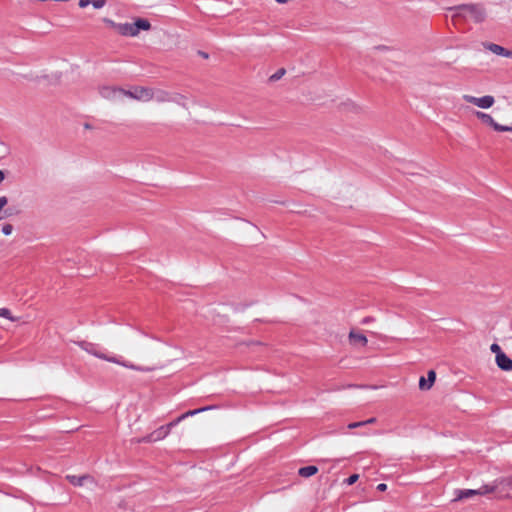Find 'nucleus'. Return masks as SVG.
<instances>
[{
	"label": "nucleus",
	"instance_id": "f257e3e1",
	"mask_svg": "<svg viewBox=\"0 0 512 512\" xmlns=\"http://www.w3.org/2000/svg\"><path fill=\"white\" fill-rule=\"evenodd\" d=\"M126 98L142 102L155 100L157 103L164 105L162 111L169 118L178 116L181 111H189V97L176 91L134 86L126 90Z\"/></svg>",
	"mask_w": 512,
	"mask_h": 512
},
{
	"label": "nucleus",
	"instance_id": "f03ea898",
	"mask_svg": "<svg viewBox=\"0 0 512 512\" xmlns=\"http://www.w3.org/2000/svg\"><path fill=\"white\" fill-rule=\"evenodd\" d=\"M209 409L208 407H204V408H200V409H195V410H190L184 414H182L181 416H179L177 419H175L174 421L166 424V425H162L160 427H158L157 429H155L154 431H152L150 434H148L147 436L141 438V439H138L137 442L138 443H152V442H157V441H160V440H163L165 439L172 427H174L175 425H177L179 422H181L183 419H185L186 417L188 416H193V415H196L202 411H205Z\"/></svg>",
	"mask_w": 512,
	"mask_h": 512
},
{
	"label": "nucleus",
	"instance_id": "7ed1b4c3",
	"mask_svg": "<svg viewBox=\"0 0 512 512\" xmlns=\"http://www.w3.org/2000/svg\"><path fill=\"white\" fill-rule=\"evenodd\" d=\"M107 23H109L118 34L128 37H136L141 30L148 31L151 28L150 22L144 18H138L133 23H115L111 20H107Z\"/></svg>",
	"mask_w": 512,
	"mask_h": 512
},
{
	"label": "nucleus",
	"instance_id": "20e7f679",
	"mask_svg": "<svg viewBox=\"0 0 512 512\" xmlns=\"http://www.w3.org/2000/svg\"><path fill=\"white\" fill-rule=\"evenodd\" d=\"M453 9L456 11V16L470 19L474 23H482L487 18V10L483 4H463Z\"/></svg>",
	"mask_w": 512,
	"mask_h": 512
},
{
	"label": "nucleus",
	"instance_id": "39448f33",
	"mask_svg": "<svg viewBox=\"0 0 512 512\" xmlns=\"http://www.w3.org/2000/svg\"><path fill=\"white\" fill-rule=\"evenodd\" d=\"M78 346L86 351L87 353L95 356L96 358H99V359H102V360H105L107 362H110V363H114V364H117V365H120L122 367H125V368H128V369H131V370H135V371H149L150 369L149 368H144V367H141V366H137V365H134L132 363H129V362H126V361H123L121 360L120 358L118 357H115V356H108L104 353H101L97 350L94 349L93 345L91 343H87V342H79L78 343Z\"/></svg>",
	"mask_w": 512,
	"mask_h": 512
},
{
	"label": "nucleus",
	"instance_id": "423d86ee",
	"mask_svg": "<svg viewBox=\"0 0 512 512\" xmlns=\"http://www.w3.org/2000/svg\"><path fill=\"white\" fill-rule=\"evenodd\" d=\"M98 93L101 98L113 104H119L124 98H126V90L117 86H100L98 88Z\"/></svg>",
	"mask_w": 512,
	"mask_h": 512
},
{
	"label": "nucleus",
	"instance_id": "0eeeda50",
	"mask_svg": "<svg viewBox=\"0 0 512 512\" xmlns=\"http://www.w3.org/2000/svg\"><path fill=\"white\" fill-rule=\"evenodd\" d=\"M496 490V485H483L479 487L478 489H465V490H456L455 494L456 497L453 499V501H461L463 499L473 497V496H483L490 493H493Z\"/></svg>",
	"mask_w": 512,
	"mask_h": 512
},
{
	"label": "nucleus",
	"instance_id": "6e6552de",
	"mask_svg": "<svg viewBox=\"0 0 512 512\" xmlns=\"http://www.w3.org/2000/svg\"><path fill=\"white\" fill-rule=\"evenodd\" d=\"M66 480L75 487H83L88 490H93L97 486L96 479L90 474L83 475H66Z\"/></svg>",
	"mask_w": 512,
	"mask_h": 512
},
{
	"label": "nucleus",
	"instance_id": "1a4fd4ad",
	"mask_svg": "<svg viewBox=\"0 0 512 512\" xmlns=\"http://www.w3.org/2000/svg\"><path fill=\"white\" fill-rule=\"evenodd\" d=\"M474 116L481 121L482 124L493 128L497 132H512V122L510 125H501L488 113L475 111Z\"/></svg>",
	"mask_w": 512,
	"mask_h": 512
},
{
	"label": "nucleus",
	"instance_id": "9d476101",
	"mask_svg": "<svg viewBox=\"0 0 512 512\" xmlns=\"http://www.w3.org/2000/svg\"><path fill=\"white\" fill-rule=\"evenodd\" d=\"M348 344L353 349L362 350L367 346L368 339L361 330L352 328L348 333Z\"/></svg>",
	"mask_w": 512,
	"mask_h": 512
},
{
	"label": "nucleus",
	"instance_id": "9b49d317",
	"mask_svg": "<svg viewBox=\"0 0 512 512\" xmlns=\"http://www.w3.org/2000/svg\"><path fill=\"white\" fill-rule=\"evenodd\" d=\"M462 99L466 103H470L475 105L476 107L480 109H489L491 108L495 103V98L492 95H484L481 97H475L469 94H464L462 96Z\"/></svg>",
	"mask_w": 512,
	"mask_h": 512
},
{
	"label": "nucleus",
	"instance_id": "f8f14e48",
	"mask_svg": "<svg viewBox=\"0 0 512 512\" xmlns=\"http://www.w3.org/2000/svg\"><path fill=\"white\" fill-rule=\"evenodd\" d=\"M483 47L495 55L512 59V50L506 49L501 45L485 42Z\"/></svg>",
	"mask_w": 512,
	"mask_h": 512
},
{
	"label": "nucleus",
	"instance_id": "ddd939ff",
	"mask_svg": "<svg viewBox=\"0 0 512 512\" xmlns=\"http://www.w3.org/2000/svg\"><path fill=\"white\" fill-rule=\"evenodd\" d=\"M436 380V373L434 370H430L427 373V379L421 377L419 379V389L422 391H428L432 388Z\"/></svg>",
	"mask_w": 512,
	"mask_h": 512
},
{
	"label": "nucleus",
	"instance_id": "4468645a",
	"mask_svg": "<svg viewBox=\"0 0 512 512\" xmlns=\"http://www.w3.org/2000/svg\"><path fill=\"white\" fill-rule=\"evenodd\" d=\"M495 362L499 369L503 371H512V359H510L505 353L499 357H495Z\"/></svg>",
	"mask_w": 512,
	"mask_h": 512
},
{
	"label": "nucleus",
	"instance_id": "2eb2a0df",
	"mask_svg": "<svg viewBox=\"0 0 512 512\" xmlns=\"http://www.w3.org/2000/svg\"><path fill=\"white\" fill-rule=\"evenodd\" d=\"M92 5L95 9H101L105 6L106 0H79V7L85 8Z\"/></svg>",
	"mask_w": 512,
	"mask_h": 512
},
{
	"label": "nucleus",
	"instance_id": "dca6fc26",
	"mask_svg": "<svg viewBox=\"0 0 512 512\" xmlns=\"http://www.w3.org/2000/svg\"><path fill=\"white\" fill-rule=\"evenodd\" d=\"M318 472V468L314 465L305 466L298 470V474L301 477L308 478L315 475Z\"/></svg>",
	"mask_w": 512,
	"mask_h": 512
},
{
	"label": "nucleus",
	"instance_id": "f3484780",
	"mask_svg": "<svg viewBox=\"0 0 512 512\" xmlns=\"http://www.w3.org/2000/svg\"><path fill=\"white\" fill-rule=\"evenodd\" d=\"M0 317H5V318L9 319L10 321L18 320V318L12 316L10 310H8L7 308L0 309Z\"/></svg>",
	"mask_w": 512,
	"mask_h": 512
},
{
	"label": "nucleus",
	"instance_id": "a211bd4d",
	"mask_svg": "<svg viewBox=\"0 0 512 512\" xmlns=\"http://www.w3.org/2000/svg\"><path fill=\"white\" fill-rule=\"evenodd\" d=\"M496 482H497V484H495L496 487L498 485H505V486H508V487H512V476H509V477H506V478H502V479H500V480H498Z\"/></svg>",
	"mask_w": 512,
	"mask_h": 512
},
{
	"label": "nucleus",
	"instance_id": "6ab92c4d",
	"mask_svg": "<svg viewBox=\"0 0 512 512\" xmlns=\"http://www.w3.org/2000/svg\"><path fill=\"white\" fill-rule=\"evenodd\" d=\"M490 350H491V352H493L495 354V357H499L500 355L504 354L501 347L496 343H493L490 346Z\"/></svg>",
	"mask_w": 512,
	"mask_h": 512
},
{
	"label": "nucleus",
	"instance_id": "aec40b11",
	"mask_svg": "<svg viewBox=\"0 0 512 512\" xmlns=\"http://www.w3.org/2000/svg\"><path fill=\"white\" fill-rule=\"evenodd\" d=\"M13 226L11 224H4L2 226V233L6 236H9L12 234Z\"/></svg>",
	"mask_w": 512,
	"mask_h": 512
},
{
	"label": "nucleus",
	"instance_id": "412c9836",
	"mask_svg": "<svg viewBox=\"0 0 512 512\" xmlns=\"http://www.w3.org/2000/svg\"><path fill=\"white\" fill-rule=\"evenodd\" d=\"M359 479V475L358 474H352L351 476H349L345 482L348 484V485H352L354 484L357 480Z\"/></svg>",
	"mask_w": 512,
	"mask_h": 512
},
{
	"label": "nucleus",
	"instance_id": "4be33fe9",
	"mask_svg": "<svg viewBox=\"0 0 512 512\" xmlns=\"http://www.w3.org/2000/svg\"><path fill=\"white\" fill-rule=\"evenodd\" d=\"M362 426H364V422L363 421H359V422L350 423L348 425V428L349 429H355V428H359V427H362Z\"/></svg>",
	"mask_w": 512,
	"mask_h": 512
},
{
	"label": "nucleus",
	"instance_id": "5701e85b",
	"mask_svg": "<svg viewBox=\"0 0 512 512\" xmlns=\"http://www.w3.org/2000/svg\"><path fill=\"white\" fill-rule=\"evenodd\" d=\"M284 73H285L284 69L279 70L277 73H275L274 75L271 76V80H278V79H280L283 76Z\"/></svg>",
	"mask_w": 512,
	"mask_h": 512
},
{
	"label": "nucleus",
	"instance_id": "b1692460",
	"mask_svg": "<svg viewBox=\"0 0 512 512\" xmlns=\"http://www.w3.org/2000/svg\"><path fill=\"white\" fill-rule=\"evenodd\" d=\"M7 203H8L7 197L6 196H1L0 197V212L7 205Z\"/></svg>",
	"mask_w": 512,
	"mask_h": 512
},
{
	"label": "nucleus",
	"instance_id": "393cba45",
	"mask_svg": "<svg viewBox=\"0 0 512 512\" xmlns=\"http://www.w3.org/2000/svg\"><path fill=\"white\" fill-rule=\"evenodd\" d=\"M377 489L379 491H385L387 489V485L385 483H380L378 486H377Z\"/></svg>",
	"mask_w": 512,
	"mask_h": 512
},
{
	"label": "nucleus",
	"instance_id": "a878e982",
	"mask_svg": "<svg viewBox=\"0 0 512 512\" xmlns=\"http://www.w3.org/2000/svg\"><path fill=\"white\" fill-rule=\"evenodd\" d=\"M364 422V425H367V424H373L376 422V418H370L368 420H365L363 421Z\"/></svg>",
	"mask_w": 512,
	"mask_h": 512
},
{
	"label": "nucleus",
	"instance_id": "bb28decb",
	"mask_svg": "<svg viewBox=\"0 0 512 512\" xmlns=\"http://www.w3.org/2000/svg\"><path fill=\"white\" fill-rule=\"evenodd\" d=\"M5 179V174L2 170H0V184L4 181Z\"/></svg>",
	"mask_w": 512,
	"mask_h": 512
}]
</instances>
